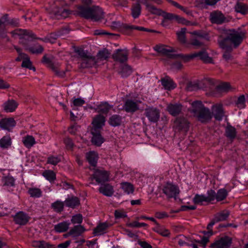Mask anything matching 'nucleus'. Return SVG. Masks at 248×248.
<instances>
[{"instance_id": "a211bd4d", "label": "nucleus", "mask_w": 248, "mask_h": 248, "mask_svg": "<svg viewBox=\"0 0 248 248\" xmlns=\"http://www.w3.org/2000/svg\"><path fill=\"white\" fill-rule=\"evenodd\" d=\"M212 116L217 121H221L224 116V111L223 106L220 104L214 105L212 107Z\"/></svg>"}, {"instance_id": "f704fd0d", "label": "nucleus", "mask_w": 248, "mask_h": 248, "mask_svg": "<svg viewBox=\"0 0 248 248\" xmlns=\"http://www.w3.org/2000/svg\"><path fill=\"white\" fill-rule=\"evenodd\" d=\"M112 107V106L109 105L108 103L104 102L97 106L96 110L98 113L107 114Z\"/></svg>"}, {"instance_id": "c9c22d12", "label": "nucleus", "mask_w": 248, "mask_h": 248, "mask_svg": "<svg viewBox=\"0 0 248 248\" xmlns=\"http://www.w3.org/2000/svg\"><path fill=\"white\" fill-rule=\"evenodd\" d=\"M236 129L231 126L228 125L225 129V136L230 140H233L236 136Z\"/></svg>"}, {"instance_id": "f3484780", "label": "nucleus", "mask_w": 248, "mask_h": 248, "mask_svg": "<svg viewBox=\"0 0 248 248\" xmlns=\"http://www.w3.org/2000/svg\"><path fill=\"white\" fill-rule=\"evenodd\" d=\"M195 117L197 120L202 123H206L212 118V114L209 109L205 107L202 110L200 111Z\"/></svg>"}, {"instance_id": "7c9ffc66", "label": "nucleus", "mask_w": 248, "mask_h": 248, "mask_svg": "<svg viewBox=\"0 0 248 248\" xmlns=\"http://www.w3.org/2000/svg\"><path fill=\"white\" fill-rule=\"evenodd\" d=\"M17 103L15 100H8L3 105L4 110L7 112H13L17 107Z\"/></svg>"}, {"instance_id": "e433bc0d", "label": "nucleus", "mask_w": 248, "mask_h": 248, "mask_svg": "<svg viewBox=\"0 0 248 248\" xmlns=\"http://www.w3.org/2000/svg\"><path fill=\"white\" fill-rule=\"evenodd\" d=\"M79 203V200L78 198L76 197H72L71 198H67L64 202V204L67 207L72 208H74L76 206L78 205Z\"/></svg>"}, {"instance_id": "58836bf2", "label": "nucleus", "mask_w": 248, "mask_h": 248, "mask_svg": "<svg viewBox=\"0 0 248 248\" xmlns=\"http://www.w3.org/2000/svg\"><path fill=\"white\" fill-rule=\"evenodd\" d=\"M141 6L139 3L133 4L131 8V15L134 18H137L141 14Z\"/></svg>"}, {"instance_id": "20e7f679", "label": "nucleus", "mask_w": 248, "mask_h": 248, "mask_svg": "<svg viewBox=\"0 0 248 248\" xmlns=\"http://www.w3.org/2000/svg\"><path fill=\"white\" fill-rule=\"evenodd\" d=\"M146 8L150 13L153 14L161 16L163 17V19L162 21V24L163 26L167 25V21L168 20H175L176 15L171 13H166L159 9L157 8L153 5L147 4Z\"/></svg>"}, {"instance_id": "aec40b11", "label": "nucleus", "mask_w": 248, "mask_h": 248, "mask_svg": "<svg viewBox=\"0 0 248 248\" xmlns=\"http://www.w3.org/2000/svg\"><path fill=\"white\" fill-rule=\"evenodd\" d=\"M69 32L67 28H62L57 32H53L49 34L46 38V42H49L51 43L55 42V40L60 36L67 34Z\"/></svg>"}, {"instance_id": "7ed1b4c3", "label": "nucleus", "mask_w": 248, "mask_h": 248, "mask_svg": "<svg viewBox=\"0 0 248 248\" xmlns=\"http://www.w3.org/2000/svg\"><path fill=\"white\" fill-rule=\"evenodd\" d=\"M10 33L15 38H19L20 43L26 46L31 39L36 38L35 34L31 31L16 29L12 31Z\"/></svg>"}, {"instance_id": "49530a36", "label": "nucleus", "mask_w": 248, "mask_h": 248, "mask_svg": "<svg viewBox=\"0 0 248 248\" xmlns=\"http://www.w3.org/2000/svg\"><path fill=\"white\" fill-rule=\"evenodd\" d=\"M121 187L124 192L127 194L133 193L134 190L133 186L128 182H123L121 184Z\"/></svg>"}, {"instance_id": "5701e85b", "label": "nucleus", "mask_w": 248, "mask_h": 248, "mask_svg": "<svg viewBox=\"0 0 248 248\" xmlns=\"http://www.w3.org/2000/svg\"><path fill=\"white\" fill-rule=\"evenodd\" d=\"M182 109V105L178 103H170L167 107V110L170 115L173 116L178 115L181 112Z\"/></svg>"}, {"instance_id": "774afa93", "label": "nucleus", "mask_w": 248, "mask_h": 248, "mask_svg": "<svg viewBox=\"0 0 248 248\" xmlns=\"http://www.w3.org/2000/svg\"><path fill=\"white\" fill-rule=\"evenodd\" d=\"M245 98L244 95H243L239 96L236 102V104L237 107L241 108H244L245 107Z\"/></svg>"}, {"instance_id": "ddd939ff", "label": "nucleus", "mask_w": 248, "mask_h": 248, "mask_svg": "<svg viewBox=\"0 0 248 248\" xmlns=\"http://www.w3.org/2000/svg\"><path fill=\"white\" fill-rule=\"evenodd\" d=\"M16 123L12 117L4 118L0 120V128L9 132L12 131Z\"/></svg>"}, {"instance_id": "79ce46f5", "label": "nucleus", "mask_w": 248, "mask_h": 248, "mask_svg": "<svg viewBox=\"0 0 248 248\" xmlns=\"http://www.w3.org/2000/svg\"><path fill=\"white\" fill-rule=\"evenodd\" d=\"M12 144L11 139L9 135H6L0 139V147L2 149H7Z\"/></svg>"}, {"instance_id": "5fc2aeb1", "label": "nucleus", "mask_w": 248, "mask_h": 248, "mask_svg": "<svg viewBox=\"0 0 248 248\" xmlns=\"http://www.w3.org/2000/svg\"><path fill=\"white\" fill-rule=\"evenodd\" d=\"M2 182L4 186H11L14 185L15 179L11 176H4L2 178Z\"/></svg>"}, {"instance_id": "603ef678", "label": "nucleus", "mask_w": 248, "mask_h": 248, "mask_svg": "<svg viewBox=\"0 0 248 248\" xmlns=\"http://www.w3.org/2000/svg\"><path fill=\"white\" fill-rule=\"evenodd\" d=\"M28 193L31 197L39 198L42 196V191L38 188H30Z\"/></svg>"}, {"instance_id": "c03bdc74", "label": "nucleus", "mask_w": 248, "mask_h": 248, "mask_svg": "<svg viewBox=\"0 0 248 248\" xmlns=\"http://www.w3.org/2000/svg\"><path fill=\"white\" fill-rule=\"evenodd\" d=\"M22 142L25 147L28 148H30L35 144V139L30 135H27L24 137L22 140Z\"/></svg>"}, {"instance_id": "dca6fc26", "label": "nucleus", "mask_w": 248, "mask_h": 248, "mask_svg": "<svg viewBox=\"0 0 248 248\" xmlns=\"http://www.w3.org/2000/svg\"><path fill=\"white\" fill-rule=\"evenodd\" d=\"M132 25L124 24L120 21H113L110 27L112 29L119 30L125 34H129L131 32Z\"/></svg>"}, {"instance_id": "69168bd1", "label": "nucleus", "mask_w": 248, "mask_h": 248, "mask_svg": "<svg viewBox=\"0 0 248 248\" xmlns=\"http://www.w3.org/2000/svg\"><path fill=\"white\" fill-rule=\"evenodd\" d=\"M190 44L196 47H199L203 46V43L196 37H192L190 40Z\"/></svg>"}, {"instance_id": "680f3d73", "label": "nucleus", "mask_w": 248, "mask_h": 248, "mask_svg": "<svg viewBox=\"0 0 248 248\" xmlns=\"http://www.w3.org/2000/svg\"><path fill=\"white\" fill-rule=\"evenodd\" d=\"M63 142L67 150H72L74 144L72 140L69 137H66L63 140Z\"/></svg>"}, {"instance_id": "de8ad7c7", "label": "nucleus", "mask_w": 248, "mask_h": 248, "mask_svg": "<svg viewBox=\"0 0 248 248\" xmlns=\"http://www.w3.org/2000/svg\"><path fill=\"white\" fill-rule=\"evenodd\" d=\"M229 216V212L227 210L223 211L217 214L215 217V221L219 222L227 219Z\"/></svg>"}, {"instance_id": "bb28decb", "label": "nucleus", "mask_w": 248, "mask_h": 248, "mask_svg": "<svg viewBox=\"0 0 248 248\" xmlns=\"http://www.w3.org/2000/svg\"><path fill=\"white\" fill-rule=\"evenodd\" d=\"M91 132L93 135L92 142L98 146H100L104 142V139L101 136L99 131L92 130Z\"/></svg>"}, {"instance_id": "6ab92c4d", "label": "nucleus", "mask_w": 248, "mask_h": 248, "mask_svg": "<svg viewBox=\"0 0 248 248\" xmlns=\"http://www.w3.org/2000/svg\"><path fill=\"white\" fill-rule=\"evenodd\" d=\"M128 52L127 50L117 49L112 55L114 61L124 62L127 60Z\"/></svg>"}, {"instance_id": "4d7b16f0", "label": "nucleus", "mask_w": 248, "mask_h": 248, "mask_svg": "<svg viewBox=\"0 0 248 248\" xmlns=\"http://www.w3.org/2000/svg\"><path fill=\"white\" fill-rule=\"evenodd\" d=\"M186 31V28H184L181 29L180 31L177 33L178 40L183 44H185L186 42V39L185 36Z\"/></svg>"}, {"instance_id": "4468645a", "label": "nucleus", "mask_w": 248, "mask_h": 248, "mask_svg": "<svg viewBox=\"0 0 248 248\" xmlns=\"http://www.w3.org/2000/svg\"><path fill=\"white\" fill-rule=\"evenodd\" d=\"M109 176L108 172L103 170H96L93 174V178L98 183L108 181Z\"/></svg>"}, {"instance_id": "bf43d9fd", "label": "nucleus", "mask_w": 248, "mask_h": 248, "mask_svg": "<svg viewBox=\"0 0 248 248\" xmlns=\"http://www.w3.org/2000/svg\"><path fill=\"white\" fill-rule=\"evenodd\" d=\"M207 196H206L207 202H210L216 200V193L212 189H210L207 192Z\"/></svg>"}, {"instance_id": "4be33fe9", "label": "nucleus", "mask_w": 248, "mask_h": 248, "mask_svg": "<svg viewBox=\"0 0 248 248\" xmlns=\"http://www.w3.org/2000/svg\"><path fill=\"white\" fill-rule=\"evenodd\" d=\"M106 121L105 117L100 114L96 115L93 119L92 124L93 129L92 130H98L102 128L105 125Z\"/></svg>"}, {"instance_id": "f8f14e48", "label": "nucleus", "mask_w": 248, "mask_h": 248, "mask_svg": "<svg viewBox=\"0 0 248 248\" xmlns=\"http://www.w3.org/2000/svg\"><path fill=\"white\" fill-rule=\"evenodd\" d=\"M209 19L212 23L222 24L226 20V18L222 13L219 11H214L210 14Z\"/></svg>"}, {"instance_id": "72a5a7b5", "label": "nucleus", "mask_w": 248, "mask_h": 248, "mask_svg": "<svg viewBox=\"0 0 248 248\" xmlns=\"http://www.w3.org/2000/svg\"><path fill=\"white\" fill-rule=\"evenodd\" d=\"M99 191L103 195L108 197L112 196L114 192L113 187L109 184L102 186Z\"/></svg>"}, {"instance_id": "9d476101", "label": "nucleus", "mask_w": 248, "mask_h": 248, "mask_svg": "<svg viewBox=\"0 0 248 248\" xmlns=\"http://www.w3.org/2000/svg\"><path fill=\"white\" fill-rule=\"evenodd\" d=\"M71 13L72 11L68 9L55 7L51 13L50 16L53 18L60 19L67 17Z\"/></svg>"}, {"instance_id": "473e14b6", "label": "nucleus", "mask_w": 248, "mask_h": 248, "mask_svg": "<svg viewBox=\"0 0 248 248\" xmlns=\"http://www.w3.org/2000/svg\"><path fill=\"white\" fill-rule=\"evenodd\" d=\"M231 188L226 189L225 188L219 189L216 193V200L217 202H220L225 200L228 196V192Z\"/></svg>"}, {"instance_id": "a878e982", "label": "nucleus", "mask_w": 248, "mask_h": 248, "mask_svg": "<svg viewBox=\"0 0 248 248\" xmlns=\"http://www.w3.org/2000/svg\"><path fill=\"white\" fill-rule=\"evenodd\" d=\"M235 11L242 15H246L248 12V5L241 1H237L234 6Z\"/></svg>"}, {"instance_id": "e2e57ef3", "label": "nucleus", "mask_w": 248, "mask_h": 248, "mask_svg": "<svg viewBox=\"0 0 248 248\" xmlns=\"http://www.w3.org/2000/svg\"><path fill=\"white\" fill-rule=\"evenodd\" d=\"M83 220L82 216L77 214L72 217L71 221L73 224H81Z\"/></svg>"}, {"instance_id": "2f4dec72", "label": "nucleus", "mask_w": 248, "mask_h": 248, "mask_svg": "<svg viewBox=\"0 0 248 248\" xmlns=\"http://www.w3.org/2000/svg\"><path fill=\"white\" fill-rule=\"evenodd\" d=\"M70 223L68 221H63L54 226V230L57 232L61 233L67 231Z\"/></svg>"}, {"instance_id": "052dcab7", "label": "nucleus", "mask_w": 248, "mask_h": 248, "mask_svg": "<svg viewBox=\"0 0 248 248\" xmlns=\"http://www.w3.org/2000/svg\"><path fill=\"white\" fill-rule=\"evenodd\" d=\"M128 227L132 228H141L147 226V224L145 223H140L137 221L127 223Z\"/></svg>"}, {"instance_id": "f257e3e1", "label": "nucleus", "mask_w": 248, "mask_h": 248, "mask_svg": "<svg viewBox=\"0 0 248 248\" xmlns=\"http://www.w3.org/2000/svg\"><path fill=\"white\" fill-rule=\"evenodd\" d=\"M82 4L76 6L73 11L77 15L87 19L98 21L104 18V13L101 8L97 6H90L92 0H81Z\"/></svg>"}, {"instance_id": "412c9836", "label": "nucleus", "mask_w": 248, "mask_h": 248, "mask_svg": "<svg viewBox=\"0 0 248 248\" xmlns=\"http://www.w3.org/2000/svg\"><path fill=\"white\" fill-rule=\"evenodd\" d=\"M138 101H134L131 99L127 100L124 104V108L127 112L133 113L139 108Z\"/></svg>"}, {"instance_id": "393cba45", "label": "nucleus", "mask_w": 248, "mask_h": 248, "mask_svg": "<svg viewBox=\"0 0 248 248\" xmlns=\"http://www.w3.org/2000/svg\"><path fill=\"white\" fill-rule=\"evenodd\" d=\"M202 83L204 84H208L211 83L212 81L210 79H206L199 83L189 82L187 84L186 89L188 91H193L200 88H205L206 87H203L202 85Z\"/></svg>"}, {"instance_id": "c756f323", "label": "nucleus", "mask_w": 248, "mask_h": 248, "mask_svg": "<svg viewBox=\"0 0 248 248\" xmlns=\"http://www.w3.org/2000/svg\"><path fill=\"white\" fill-rule=\"evenodd\" d=\"M85 231L84 228L81 225H76L72 228L66 235H71L73 237H77L80 235Z\"/></svg>"}, {"instance_id": "0eeeda50", "label": "nucleus", "mask_w": 248, "mask_h": 248, "mask_svg": "<svg viewBox=\"0 0 248 248\" xmlns=\"http://www.w3.org/2000/svg\"><path fill=\"white\" fill-rule=\"evenodd\" d=\"M163 192L169 198H175L179 193V187L171 183H167L162 188Z\"/></svg>"}, {"instance_id": "4c0bfd02", "label": "nucleus", "mask_w": 248, "mask_h": 248, "mask_svg": "<svg viewBox=\"0 0 248 248\" xmlns=\"http://www.w3.org/2000/svg\"><path fill=\"white\" fill-rule=\"evenodd\" d=\"M86 156L87 160L91 165L93 166L96 165L98 158L97 154L96 152L91 151L86 154Z\"/></svg>"}, {"instance_id": "a18cd8bd", "label": "nucleus", "mask_w": 248, "mask_h": 248, "mask_svg": "<svg viewBox=\"0 0 248 248\" xmlns=\"http://www.w3.org/2000/svg\"><path fill=\"white\" fill-rule=\"evenodd\" d=\"M132 69L130 66L124 64L121 66L119 73L122 77L126 78L129 76L132 73Z\"/></svg>"}, {"instance_id": "a19ab883", "label": "nucleus", "mask_w": 248, "mask_h": 248, "mask_svg": "<svg viewBox=\"0 0 248 248\" xmlns=\"http://www.w3.org/2000/svg\"><path fill=\"white\" fill-rule=\"evenodd\" d=\"M108 225L107 223H102L99 224L93 231L95 235H100L106 232Z\"/></svg>"}, {"instance_id": "ea45409f", "label": "nucleus", "mask_w": 248, "mask_h": 248, "mask_svg": "<svg viewBox=\"0 0 248 248\" xmlns=\"http://www.w3.org/2000/svg\"><path fill=\"white\" fill-rule=\"evenodd\" d=\"M122 117L119 115L114 114L111 116L108 120V124L112 126H117L122 123Z\"/></svg>"}, {"instance_id": "9b49d317", "label": "nucleus", "mask_w": 248, "mask_h": 248, "mask_svg": "<svg viewBox=\"0 0 248 248\" xmlns=\"http://www.w3.org/2000/svg\"><path fill=\"white\" fill-rule=\"evenodd\" d=\"M173 128L175 130L187 132L189 128V123L184 118H177L174 122Z\"/></svg>"}, {"instance_id": "c85d7f7f", "label": "nucleus", "mask_w": 248, "mask_h": 248, "mask_svg": "<svg viewBox=\"0 0 248 248\" xmlns=\"http://www.w3.org/2000/svg\"><path fill=\"white\" fill-rule=\"evenodd\" d=\"M160 81L162 85L166 90H171L174 89L176 87V84L169 77H167L163 78L161 79Z\"/></svg>"}, {"instance_id": "39448f33", "label": "nucleus", "mask_w": 248, "mask_h": 248, "mask_svg": "<svg viewBox=\"0 0 248 248\" xmlns=\"http://www.w3.org/2000/svg\"><path fill=\"white\" fill-rule=\"evenodd\" d=\"M77 52L81 59L80 65L82 68H85L92 67L96 62L95 58L87 51L79 49L77 51Z\"/></svg>"}, {"instance_id": "f03ea898", "label": "nucleus", "mask_w": 248, "mask_h": 248, "mask_svg": "<svg viewBox=\"0 0 248 248\" xmlns=\"http://www.w3.org/2000/svg\"><path fill=\"white\" fill-rule=\"evenodd\" d=\"M244 38V32L234 30H229L227 33V36L218 42L222 49L232 51L240 45Z\"/></svg>"}, {"instance_id": "37998d69", "label": "nucleus", "mask_w": 248, "mask_h": 248, "mask_svg": "<svg viewBox=\"0 0 248 248\" xmlns=\"http://www.w3.org/2000/svg\"><path fill=\"white\" fill-rule=\"evenodd\" d=\"M32 246L36 248H55L53 245L43 240L33 241L32 242Z\"/></svg>"}, {"instance_id": "b1692460", "label": "nucleus", "mask_w": 248, "mask_h": 248, "mask_svg": "<svg viewBox=\"0 0 248 248\" xmlns=\"http://www.w3.org/2000/svg\"><path fill=\"white\" fill-rule=\"evenodd\" d=\"M154 49L156 52L169 58H173L174 57V55L171 54L173 52V49L170 48H167L165 46L156 45L154 47Z\"/></svg>"}, {"instance_id": "338daca9", "label": "nucleus", "mask_w": 248, "mask_h": 248, "mask_svg": "<svg viewBox=\"0 0 248 248\" xmlns=\"http://www.w3.org/2000/svg\"><path fill=\"white\" fill-rule=\"evenodd\" d=\"M61 161L60 158L58 156H50L47 158V162L48 164L53 165H57Z\"/></svg>"}, {"instance_id": "8fccbe9b", "label": "nucleus", "mask_w": 248, "mask_h": 248, "mask_svg": "<svg viewBox=\"0 0 248 248\" xmlns=\"http://www.w3.org/2000/svg\"><path fill=\"white\" fill-rule=\"evenodd\" d=\"M43 176L50 182L54 181L56 179L55 172L51 170L44 171L43 172Z\"/></svg>"}, {"instance_id": "864d4df0", "label": "nucleus", "mask_w": 248, "mask_h": 248, "mask_svg": "<svg viewBox=\"0 0 248 248\" xmlns=\"http://www.w3.org/2000/svg\"><path fill=\"white\" fill-rule=\"evenodd\" d=\"M216 89L219 92H227L231 90V86L229 83L227 82H223L217 86Z\"/></svg>"}, {"instance_id": "0e129e2a", "label": "nucleus", "mask_w": 248, "mask_h": 248, "mask_svg": "<svg viewBox=\"0 0 248 248\" xmlns=\"http://www.w3.org/2000/svg\"><path fill=\"white\" fill-rule=\"evenodd\" d=\"M21 66L23 67L28 68L30 69H33L34 70H35V68L32 67L31 62L30 61V59L28 56L23 61Z\"/></svg>"}, {"instance_id": "6e6d98bb", "label": "nucleus", "mask_w": 248, "mask_h": 248, "mask_svg": "<svg viewBox=\"0 0 248 248\" xmlns=\"http://www.w3.org/2000/svg\"><path fill=\"white\" fill-rule=\"evenodd\" d=\"M27 49L33 54H40L44 50L43 47L39 44H36L34 46L30 47Z\"/></svg>"}, {"instance_id": "13d9d810", "label": "nucleus", "mask_w": 248, "mask_h": 248, "mask_svg": "<svg viewBox=\"0 0 248 248\" xmlns=\"http://www.w3.org/2000/svg\"><path fill=\"white\" fill-rule=\"evenodd\" d=\"M206 196L204 195L196 194L193 201L195 204H200L203 202H207Z\"/></svg>"}, {"instance_id": "2eb2a0df", "label": "nucleus", "mask_w": 248, "mask_h": 248, "mask_svg": "<svg viewBox=\"0 0 248 248\" xmlns=\"http://www.w3.org/2000/svg\"><path fill=\"white\" fill-rule=\"evenodd\" d=\"M13 217L15 223L20 225H26L30 219L29 216L23 211L18 212Z\"/></svg>"}, {"instance_id": "423d86ee", "label": "nucleus", "mask_w": 248, "mask_h": 248, "mask_svg": "<svg viewBox=\"0 0 248 248\" xmlns=\"http://www.w3.org/2000/svg\"><path fill=\"white\" fill-rule=\"evenodd\" d=\"M196 57H198L200 60H202L205 63H213L212 58L209 57L205 48H203L198 52H195L189 55L186 56L185 58L186 60L188 61Z\"/></svg>"}, {"instance_id": "6e6552de", "label": "nucleus", "mask_w": 248, "mask_h": 248, "mask_svg": "<svg viewBox=\"0 0 248 248\" xmlns=\"http://www.w3.org/2000/svg\"><path fill=\"white\" fill-rule=\"evenodd\" d=\"M232 243V239L228 236L220 237L212 243L211 247L212 248H229Z\"/></svg>"}, {"instance_id": "1a4fd4ad", "label": "nucleus", "mask_w": 248, "mask_h": 248, "mask_svg": "<svg viewBox=\"0 0 248 248\" xmlns=\"http://www.w3.org/2000/svg\"><path fill=\"white\" fill-rule=\"evenodd\" d=\"M144 115L151 122L156 123L160 117V111L156 108L148 107L145 109Z\"/></svg>"}, {"instance_id": "09e8293b", "label": "nucleus", "mask_w": 248, "mask_h": 248, "mask_svg": "<svg viewBox=\"0 0 248 248\" xmlns=\"http://www.w3.org/2000/svg\"><path fill=\"white\" fill-rule=\"evenodd\" d=\"M51 208L57 213L61 212L64 207V203L60 201H57L51 204Z\"/></svg>"}, {"instance_id": "3c124183", "label": "nucleus", "mask_w": 248, "mask_h": 248, "mask_svg": "<svg viewBox=\"0 0 248 248\" xmlns=\"http://www.w3.org/2000/svg\"><path fill=\"white\" fill-rule=\"evenodd\" d=\"M109 55L110 53L108 51L104 49L98 52L97 55V59L100 61L106 60L109 57Z\"/></svg>"}, {"instance_id": "cd10ccee", "label": "nucleus", "mask_w": 248, "mask_h": 248, "mask_svg": "<svg viewBox=\"0 0 248 248\" xmlns=\"http://www.w3.org/2000/svg\"><path fill=\"white\" fill-rule=\"evenodd\" d=\"M191 108L190 111L193 114L194 116L205 108L202 102L201 101H194L191 103Z\"/></svg>"}]
</instances>
